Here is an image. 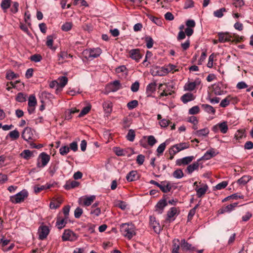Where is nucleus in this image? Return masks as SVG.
Here are the masks:
<instances>
[{
	"label": "nucleus",
	"instance_id": "62",
	"mask_svg": "<svg viewBox=\"0 0 253 253\" xmlns=\"http://www.w3.org/2000/svg\"><path fill=\"white\" fill-rule=\"evenodd\" d=\"M70 210V207L68 205L65 206L63 209V212L64 215V217H65V219H69Z\"/></svg>",
	"mask_w": 253,
	"mask_h": 253
},
{
	"label": "nucleus",
	"instance_id": "51",
	"mask_svg": "<svg viewBox=\"0 0 253 253\" xmlns=\"http://www.w3.org/2000/svg\"><path fill=\"white\" fill-rule=\"evenodd\" d=\"M61 203L59 200H53L50 203V208L51 209H56L60 207Z\"/></svg>",
	"mask_w": 253,
	"mask_h": 253
},
{
	"label": "nucleus",
	"instance_id": "64",
	"mask_svg": "<svg viewBox=\"0 0 253 253\" xmlns=\"http://www.w3.org/2000/svg\"><path fill=\"white\" fill-rule=\"evenodd\" d=\"M83 211L81 208H80L79 207L77 208L74 211L75 217L76 218H80L81 217V215L83 214Z\"/></svg>",
	"mask_w": 253,
	"mask_h": 253
},
{
	"label": "nucleus",
	"instance_id": "1",
	"mask_svg": "<svg viewBox=\"0 0 253 253\" xmlns=\"http://www.w3.org/2000/svg\"><path fill=\"white\" fill-rule=\"evenodd\" d=\"M120 230L122 234L129 239L135 235V227L131 223L122 224L121 225Z\"/></svg>",
	"mask_w": 253,
	"mask_h": 253
},
{
	"label": "nucleus",
	"instance_id": "60",
	"mask_svg": "<svg viewBox=\"0 0 253 253\" xmlns=\"http://www.w3.org/2000/svg\"><path fill=\"white\" fill-rule=\"evenodd\" d=\"M230 97L229 96L227 97L226 98H224V99H223L220 103V106L221 107H225L227 106H228L230 103Z\"/></svg>",
	"mask_w": 253,
	"mask_h": 253
},
{
	"label": "nucleus",
	"instance_id": "24",
	"mask_svg": "<svg viewBox=\"0 0 253 253\" xmlns=\"http://www.w3.org/2000/svg\"><path fill=\"white\" fill-rule=\"evenodd\" d=\"M60 88V91H61L63 88L67 84L68 80L66 76H61L58 77L56 80Z\"/></svg>",
	"mask_w": 253,
	"mask_h": 253
},
{
	"label": "nucleus",
	"instance_id": "44",
	"mask_svg": "<svg viewBox=\"0 0 253 253\" xmlns=\"http://www.w3.org/2000/svg\"><path fill=\"white\" fill-rule=\"evenodd\" d=\"M72 26H73V24H72V22H65V23H64L61 26V28L62 31H65V32H68L72 29Z\"/></svg>",
	"mask_w": 253,
	"mask_h": 253
},
{
	"label": "nucleus",
	"instance_id": "49",
	"mask_svg": "<svg viewBox=\"0 0 253 253\" xmlns=\"http://www.w3.org/2000/svg\"><path fill=\"white\" fill-rule=\"evenodd\" d=\"M11 0H2L1 2V7L4 10L7 9L10 5Z\"/></svg>",
	"mask_w": 253,
	"mask_h": 253
},
{
	"label": "nucleus",
	"instance_id": "48",
	"mask_svg": "<svg viewBox=\"0 0 253 253\" xmlns=\"http://www.w3.org/2000/svg\"><path fill=\"white\" fill-rule=\"evenodd\" d=\"M37 105V100L35 96L33 95L30 96L28 99V106L35 107Z\"/></svg>",
	"mask_w": 253,
	"mask_h": 253
},
{
	"label": "nucleus",
	"instance_id": "20",
	"mask_svg": "<svg viewBox=\"0 0 253 253\" xmlns=\"http://www.w3.org/2000/svg\"><path fill=\"white\" fill-rule=\"evenodd\" d=\"M216 153L213 149H211L207 151L203 156H202L201 158L198 160V161H200L202 160H208L211 159V158L216 156Z\"/></svg>",
	"mask_w": 253,
	"mask_h": 253
},
{
	"label": "nucleus",
	"instance_id": "53",
	"mask_svg": "<svg viewBox=\"0 0 253 253\" xmlns=\"http://www.w3.org/2000/svg\"><path fill=\"white\" fill-rule=\"evenodd\" d=\"M145 41L146 43V46L148 48H151L152 47L154 43V41L151 37H146L145 39Z\"/></svg>",
	"mask_w": 253,
	"mask_h": 253
},
{
	"label": "nucleus",
	"instance_id": "2",
	"mask_svg": "<svg viewBox=\"0 0 253 253\" xmlns=\"http://www.w3.org/2000/svg\"><path fill=\"white\" fill-rule=\"evenodd\" d=\"M28 196V192L26 189H23L16 194L10 197V201L14 204L23 202Z\"/></svg>",
	"mask_w": 253,
	"mask_h": 253
},
{
	"label": "nucleus",
	"instance_id": "39",
	"mask_svg": "<svg viewBox=\"0 0 253 253\" xmlns=\"http://www.w3.org/2000/svg\"><path fill=\"white\" fill-rule=\"evenodd\" d=\"M197 85L198 83L196 82H189L185 84L184 88L185 90L191 91L194 90Z\"/></svg>",
	"mask_w": 253,
	"mask_h": 253
},
{
	"label": "nucleus",
	"instance_id": "63",
	"mask_svg": "<svg viewBox=\"0 0 253 253\" xmlns=\"http://www.w3.org/2000/svg\"><path fill=\"white\" fill-rule=\"evenodd\" d=\"M90 213L95 216H98L101 213V210L99 208L90 209Z\"/></svg>",
	"mask_w": 253,
	"mask_h": 253
},
{
	"label": "nucleus",
	"instance_id": "6",
	"mask_svg": "<svg viewBox=\"0 0 253 253\" xmlns=\"http://www.w3.org/2000/svg\"><path fill=\"white\" fill-rule=\"evenodd\" d=\"M78 238V236L76 233L70 229H66L64 230L62 239L63 241H74Z\"/></svg>",
	"mask_w": 253,
	"mask_h": 253
},
{
	"label": "nucleus",
	"instance_id": "42",
	"mask_svg": "<svg viewBox=\"0 0 253 253\" xmlns=\"http://www.w3.org/2000/svg\"><path fill=\"white\" fill-rule=\"evenodd\" d=\"M251 179L249 176L244 175L241 178L239 179L237 181V183L240 185H244L248 183Z\"/></svg>",
	"mask_w": 253,
	"mask_h": 253
},
{
	"label": "nucleus",
	"instance_id": "41",
	"mask_svg": "<svg viewBox=\"0 0 253 253\" xmlns=\"http://www.w3.org/2000/svg\"><path fill=\"white\" fill-rule=\"evenodd\" d=\"M226 11L227 10L225 8H221L214 11L213 12V15L217 18H221L224 15V12H226Z\"/></svg>",
	"mask_w": 253,
	"mask_h": 253
},
{
	"label": "nucleus",
	"instance_id": "5",
	"mask_svg": "<svg viewBox=\"0 0 253 253\" xmlns=\"http://www.w3.org/2000/svg\"><path fill=\"white\" fill-rule=\"evenodd\" d=\"M50 156L45 152L40 154L38 158L37 166L39 168H43L48 164L50 160Z\"/></svg>",
	"mask_w": 253,
	"mask_h": 253
},
{
	"label": "nucleus",
	"instance_id": "28",
	"mask_svg": "<svg viewBox=\"0 0 253 253\" xmlns=\"http://www.w3.org/2000/svg\"><path fill=\"white\" fill-rule=\"evenodd\" d=\"M79 185V182L75 180H69L66 182L64 187L66 190H70L72 188L78 187Z\"/></svg>",
	"mask_w": 253,
	"mask_h": 253
},
{
	"label": "nucleus",
	"instance_id": "34",
	"mask_svg": "<svg viewBox=\"0 0 253 253\" xmlns=\"http://www.w3.org/2000/svg\"><path fill=\"white\" fill-rule=\"evenodd\" d=\"M159 188L165 193L169 192L171 189L170 184L167 182H164L161 184Z\"/></svg>",
	"mask_w": 253,
	"mask_h": 253
},
{
	"label": "nucleus",
	"instance_id": "37",
	"mask_svg": "<svg viewBox=\"0 0 253 253\" xmlns=\"http://www.w3.org/2000/svg\"><path fill=\"white\" fill-rule=\"evenodd\" d=\"M53 38L51 35L48 36L46 38V45L51 49L55 50L56 48L53 47Z\"/></svg>",
	"mask_w": 253,
	"mask_h": 253
},
{
	"label": "nucleus",
	"instance_id": "43",
	"mask_svg": "<svg viewBox=\"0 0 253 253\" xmlns=\"http://www.w3.org/2000/svg\"><path fill=\"white\" fill-rule=\"evenodd\" d=\"M144 138H147L148 144L151 146H153L157 142V141L153 135H149L144 136Z\"/></svg>",
	"mask_w": 253,
	"mask_h": 253
},
{
	"label": "nucleus",
	"instance_id": "12",
	"mask_svg": "<svg viewBox=\"0 0 253 253\" xmlns=\"http://www.w3.org/2000/svg\"><path fill=\"white\" fill-rule=\"evenodd\" d=\"M181 250L183 252H192L196 251L195 247L188 243L185 239H181Z\"/></svg>",
	"mask_w": 253,
	"mask_h": 253
},
{
	"label": "nucleus",
	"instance_id": "11",
	"mask_svg": "<svg viewBox=\"0 0 253 253\" xmlns=\"http://www.w3.org/2000/svg\"><path fill=\"white\" fill-rule=\"evenodd\" d=\"M150 225L156 233L159 234L161 231L160 223L156 220V218L154 216H150Z\"/></svg>",
	"mask_w": 253,
	"mask_h": 253
},
{
	"label": "nucleus",
	"instance_id": "3",
	"mask_svg": "<svg viewBox=\"0 0 253 253\" xmlns=\"http://www.w3.org/2000/svg\"><path fill=\"white\" fill-rule=\"evenodd\" d=\"M190 144L188 143L182 142L176 144L172 146L169 150V154L171 155H175L178 152L189 148Z\"/></svg>",
	"mask_w": 253,
	"mask_h": 253
},
{
	"label": "nucleus",
	"instance_id": "55",
	"mask_svg": "<svg viewBox=\"0 0 253 253\" xmlns=\"http://www.w3.org/2000/svg\"><path fill=\"white\" fill-rule=\"evenodd\" d=\"M49 86L50 88H56V93H58V92H60V88L58 86V84L57 83V81L56 80L53 81L49 84Z\"/></svg>",
	"mask_w": 253,
	"mask_h": 253
},
{
	"label": "nucleus",
	"instance_id": "47",
	"mask_svg": "<svg viewBox=\"0 0 253 253\" xmlns=\"http://www.w3.org/2000/svg\"><path fill=\"white\" fill-rule=\"evenodd\" d=\"M173 176L177 179H180L183 177L184 174L182 170L181 169H176L173 172Z\"/></svg>",
	"mask_w": 253,
	"mask_h": 253
},
{
	"label": "nucleus",
	"instance_id": "27",
	"mask_svg": "<svg viewBox=\"0 0 253 253\" xmlns=\"http://www.w3.org/2000/svg\"><path fill=\"white\" fill-rule=\"evenodd\" d=\"M138 178V173L135 170L130 171L126 176V180L129 182L136 180Z\"/></svg>",
	"mask_w": 253,
	"mask_h": 253
},
{
	"label": "nucleus",
	"instance_id": "58",
	"mask_svg": "<svg viewBox=\"0 0 253 253\" xmlns=\"http://www.w3.org/2000/svg\"><path fill=\"white\" fill-rule=\"evenodd\" d=\"M236 139L239 140L245 136V132L244 130H238L235 135Z\"/></svg>",
	"mask_w": 253,
	"mask_h": 253
},
{
	"label": "nucleus",
	"instance_id": "32",
	"mask_svg": "<svg viewBox=\"0 0 253 253\" xmlns=\"http://www.w3.org/2000/svg\"><path fill=\"white\" fill-rule=\"evenodd\" d=\"M20 156L23 159L28 160L33 157V153L29 150H24L20 153Z\"/></svg>",
	"mask_w": 253,
	"mask_h": 253
},
{
	"label": "nucleus",
	"instance_id": "46",
	"mask_svg": "<svg viewBox=\"0 0 253 253\" xmlns=\"http://www.w3.org/2000/svg\"><path fill=\"white\" fill-rule=\"evenodd\" d=\"M228 182L226 181H223L218 184H217L214 188L213 190H221L225 188L228 185Z\"/></svg>",
	"mask_w": 253,
	"mask_h": 253
},
{
	"label": "nucleus",
	"instance_id": "40",
	"mask_svg": "<svg viewBox=\"0 0 253 253\" xmlns=\"http://www.w3.org/2000/svg\"><path fill=\"white\" fill-rule=\"evenodd\" d=\"M135 131L132 129L128 130L127 134L126 135L127 140L130 142H133L135 139Z\"/></svg>",
	"mask_w": 253,
	"mask_h": 253
},
{
	"label": "nucleus",
	"instance_id": "30",
	"mask_svg": "<svg viewBox=\"0 0 253 253\" xmlns=\"http://www.w3.org/2000/svg\"><path fill=\"white\" fill-rule=\"evenodd\" d=\"M221 84H217L213 85V92L215 95H220L224 93V90L221 88Z\"/></svg>",
	"mask_w": 253,
	"mask_h": 253
},
{
	"label": "nucleus",
	"instance_id": "7",
	"mask_svg": "<svg viewBox=\"0 0 253 253\" xmlns=\"http://www.w3.org/2000/svg\"><path fill=\"white\" fill-rule=\"evenodd\" d=\"M218 41L219 42L223 43L225 42H234L236 41L234 36L230 35L228 33H218Z\"/></svg>",
	"mask_w": 253,
	"mask_h": 253
},
{
	"label": "nucleus",
	"instance_id": "52",
	"mask_svg": "<svg viewBox=\"0 0 253 253\" xmlns=\"http://www.w3.org/2000/svg\"><path fill=\"white\" fill-rule=\"evenodd\" d=\"M30 59L31 61L37 63L40 62L42 60V56L40 54H35L32 55L30 57Z\"/></svg>",
	"mask_w": 253,
	"mask_h": 253
},
{
	"label": "nucleus",
	"instance_id": "21",
	"mask_svg": "<svg viewBox=\"0 0 253 253\" xmlns=\"http://www.w3.org/2000/svg\"><path fill=\"white\" fill-rule=\"evenodd\" d=\"M238 205L237 203H234L230 204L220 210L219 213L221 214L224 213L225 212H230L234 210Z\"/></svg>",
	"mask_w": 253,
	"mask_h": 253
},
{
	"label": "nucleus",
	"instance_id": "33",
	"mask_svg": "<svg viewBox=\"0 0 253 253\" xmlns=\"http://www.w3.org/2000/svg\"><path fill=\"white\" fill-rule=\"evenodd\" d=\"M202 107L205 112L209 114L214 115L215 113L214 108L209 104H202Z\"/></svg>",
	"mask_w": 253,
	"mask_h": 253
},
{
	"label": "nucleus",
	"instance_id": "29",
	"mask_svg": "<svg viewBox=\"0 0 253 253\" xmlns=\"http://www.w3.org/2000/svg\"><path fill=\"white\" fill-rule=\"evenodd\" d=\"M194 98V96L192 93H187L181 96V100L184 103H186L188 102L193 100Z\"/></svg>",
	"mask_w": 253,
	"mask_h": 253
},
{
	"label": "nucleus",
	"instance_id": "31",
	"mask_svg": "<svg viewBox=\"0 0 253 253\" xmlns=\"http://www.w3.org/2000/svg\"><path fill=\"white\" fill-rule=\"evenodd\" d=\"M209 132V130L208 128H204L194 132L193 134L198 137H203L208 135Z\"/></svg>",
	"mask_w": 253,
	"mask_h": 253
},
{
	"label": "nucleus",
	"instance_id": "23",
	"mask_svg": "<svg viewBox=\"0 0 253 253\" xmlns=\"http://www.w3.org/2000/svg\"><path fill=\"white\" fill-rule=\"evenodd\" d=\"M199 162L197 160L193 164L189 165L186 168V172L188 174H191L194 170H197L199 167Z\"/></svg>",
	"mask_w": 253,
	"mask_h": 253
},
{
	"label": "nucleus",
	"instance_id": "61",
	"mask_svg": "<svg viewBox=\"0 0 253 253\" xmlns=\"http://www.w3.org/2000/svg\"><path fill=\"white\" fill-rule=\"evenodd\" d=\"M170 123V121L166 119H163L159 122V124L162 127H167Z\"/></svg>",
	"mask_w": 253,
	"mask_h": 253
},
{
	"label": "nucleus",
	"instance_id": "59",
	"mask_svg": "<svg viewBox=\"0 0 253 253\" xmlns=\"http://www.w3.org/2000/svg\"><path fill=\"white\" fill-rule=\"evenodd\" d=\"M139 83L138 81H135L131 85V90L133 92H137L139 90Z\"/></svg>",
	"mask_w": 253,
	"mask_h": 253
},
{
	"label": "nucleus",
	"instance_id": "8",
	"mask_svg": "<svg viewBox=\"0 0 253 253\" xmlns=\"http://www.w3.org/2000/svg\"><path fill=\"white\" fill-rule=\"evenodd\" d=\"M228 129V127L226 122H223L218 123L214 126L212 128V130L214 132H217L219 130L222 133H226Z\"/></svg>",
	"mask_w": 253,
	"mask_h": 253
},
{
	"label": "nucleus",
	"instance_id": "4",
	"mask_svg": "<svg viewBox=\"0 0 253 253\" xmlns=\"http://www.w3.org/2000/svg\"><path fill=\"white\" fill-rule=\"evenodd\" d=\"M96 198L94 195H85L80 197L79 199V204L84 207H88L90 206Z\"/></svg>",
	"mask_w": 253,
	"mask_h": 253
},
{
	"label": "nucleus",
	"instance_id": "17",
	"mask_svg": "<svg viewBox=\"0 0 253 253\" xmlns=\"http://www.w3.org/2000/svg\"><path fill=\"white\" fill-rule=\"evenodd\" d=\"M194 159L193 156L184 157L176 160V164L177 166H184L190 163Z\"/></svg>",
	"mask_w": 253,
	"mask_h": 253
},
{
	"label": "nucleus",
	"instance_id": "54",
	"mask_svg": "<svg viewBox=\"0 0 253 253\" xmlns=\"http://www.w3.org/2000/svg\"><path fill=\"white\" fill-rule=\"evenodd\" d=\"M69 147L66 145L62 146L59 149L60 154L62 156L67 154L69 152Z\"/></svg>",
	"mask_w": 253,
	"mask_h": 253
},
{
	"label": "nucleus",
	"instance_id": "22",
	"mask_svg": "<svg viewBox=\"0 0 253 253\" xmlns=\"http://www.w3.org/2000/svg\"><path fill=\"white\" fill-rule=\"evenodd\" d=\"M163 70L167 73L170 72L173 73L175 72L178 71L179 68L176 65L169 64L163 67Z\"/></svg>",
	"mask_w": 253,
	"mask_h": 253
},
{
	"label": "nucleus",
	"instance_id": "10",
	"mask_svg": "<svg viewBox=\"0 0 253 253\" xmlns=\"http://www.w3.org/2000/svg\"><path fill=\"white\" fill-rule=\"evenodd\" d=\"M171 88L172 87L170 85L160 84L159 85V89L162 90V92L160 93V97L171 95L172 92Z\"/></svg>",
	"mask_w": 253,
	"mask_h": 253
},
{
	"label": "nucleus",
	"instance_id": "19",
	"mask_svg": "<svg viewBox=\"0 0 253 253\" xmlns=\"http://www.w3.org/2000/svg\"><path fill=\"white\" fill-rule=\"evenodd\" d=\"M68 220H69V219H65V217H61L60 216H58L56 217L55 225L58 229H61L66 226Z\"/></svg>",
	"mask_w": 253,
	"mask_h": 253
},
{
	"label": "nucleus",
	"instance_id": "15",
	"mask_svg": "<svg viewBox=\"0 0 253 253\" xmlns=\"http://www.w3.org/2000/svg\"><path fill=\"white\" fill-rule=\"evenodd\" d=\"M168 205L167 201L165 199H161L155 206V211L158 214H161L164 211L165 208Z\"/></svg>",
	"mask_w": 253,
	"mask_h": 253
},
{
	"label": "nucleus",
	"instance_id": "26",
	"mask_svg": "<svg viewBox=\"0 0 253 253\" xmlns=\"http://www.w3.org/2000/svg\"><path fill=\"white\" fill-rule=\"evenodd\" d=\"M88 57L90 58H96L101 53V50L100 48L90 49L88 51Z\"/></svg>",
	"mask_w": 253,
	"mask_h": 253
},
{
	"label": "nucleus",
	"instance_id": "16",
	"mask_svg": "<svg viewBox=\"0 0 253 253\" xmlns=\"http://www.w3.org/2000/svg\"><path fill=\"white\" fill-rule=\"evenodd\" d=\"M107 88L109 91L116 92L121 89L122 88V86L120 82L119 81L116 80L108 84Z\"/></svg>",
	"mask_w": 253,
	"mask_h": 253
},
{
	"label": "nucleus",
	"instance_id": "56",
	"mask_svg": "<svg viewBox=\"0 0 253 253\" xmlns=\"http://www.w3.org/2000/svg\"><path fill=\"white\" fill-rule=\"evenodd\" d=\"M166 142L161 143L157 149V152L158 154H162L166 149Z\"/></svg>",
	"mask_w": 253,
	"mask_h": 253
},
{
	"label": "nucleus",
	"instance_id": "50",
	"mask_svg": "<svg viewBox=\"0 0 253 253\" xmlns=\"http://www.w3.org/2000/svg\"><path fill=\"white\" fill-rule=\"evenodd\" d=\"M138 105V102L136 100H133L127 104V107L129 110H132L136 107Z\"/></svg>",
	"mask_w": 253,
	"mask_h": 253
},
{
	"label": "nucleus",
	"instance_id": "18",
	"mask_svg": "<svg viewBox=\"0 0 253 253\" xmlns=\"http://www.w3.org/2000/svg\"><path fill=\"white\" fill-rule=\"evenodd\" d=\"M208 189V186L206 184H202L201 187H197L195 190L197 197L201 198L206 194Z\"/></svg>",
	"mask_w": 253,
	"mask_h": 253
},
{
	"label": "nucleus",
	"instance_id": "9",
	"mask_svg": "<svg viewBox=\"0 0 253 253\" xmlns=\"http://www.w3.org/2000/svg\"><path fill=\"white\" fill-rule=\"evenodd\" d=\"M33 130L29 127L24 128L22 133V138L26 141H29L34 139Z\"/></svg>",
	"mask_w": 253,
	"mask_h": 253
},
{
	"label": "nucleus",
	"instance_id": "14",
	"mask_svg": "<svg viewBox=\"0 0 253 253\" xmlns=\"http://www.w3.org/2000/svg\"><path fill=\"white\" fill-rule=\"evenodd\" d=\"M49 232L48 227L45 225L41 226L39 228V237L41 240H43L46 238Z\"/></svg>",
	"mask_w": 253,
	"mask_h": 253
},
{
	"label": "nucleus",
	"instance_id": "36",
	"mask_svg": "<svg viewBox=\"0 0 253 253\" xmlns=\"http://www.w3.org/2000/svg\"><path fill=\"white\" fill-rule=\"evenodd\" d=\"M156 83H151L149 84L146 87V93L149 95L153 93L156 90Z\"/></svg>",
	"mask_w": 253,
	"mask_h": 253
},
{
	"label": "nucleus",
	"instance_id": "25",
	"mask_svg": "<svg viewBox=\"0 0 253 253\" xmlns=\"http://www.w3.org/2000/svg\"><path fill=\"white\" fill-rule=\"evenodd\" d=\"M113 105L111 101H107L103 103L104 111L106 114H110L112 111Z\"/></svg>",
	"mask_w": 253,
	"mask_h": 253
},
{
	"label": "nucleus",
	"instance_id": "35",
	"mask_svg": "<svg viewBox=\"0 0 253 253\" xmlns=\"http://www.w3.org/2000/svg\"><path fill=\"white\" fill-rule=\"evenodd\" d=\"M69 57H72V55L68 54L66 51H61L58 54V60L61 61L62 63L63 62V60Z\"/></svg>",
	"mask_w": 253,
	"mask_h": 253
},
{
	"label": "nucleus",
	"instance_id": "45",
	"mask_svg": "<svg viewBox=\"0 0 253 253\" xmlns=\"http://www.w3.org/2000/svg\"><path fill=\"white\" fill-rule=\"evenodd\" d=\"M8 135L12 139L16 140L19 138L20 134L17 129H15L9 132Z\"/></svg>",
	"mask_w": 253,
	"mask_h": 253
},
{
	"label": "nucleus",
	"instance_id": "13",
	"mask_svg": "<svg viewBox=\"0 0 253 253\" xmlns=\"http://www.w3.org/2000/svg\"><path fill=\"white\" fill-rule=\"evenodd\" d=\"M129 57L136 62H139L142 55L139 49H132L129 51Z\"/></svg>",
	"mask_w": 253,
	"mask_h": 253
},
{
	"label": "nucleus",
	"instance_id": "38",
	"mask_svg": "<svg viewBox=\"0 0 253 253\" xmlns=\"http://www.w3.org/2000/svg\"><path fill=\"white\" fill-rule=\"evenodd\" d=\"M177 209L175 207L171 208L167 213V220H170L177 214Z\"/></svg>",
	"mask_w": 253,
	"mask_h": 253
},
{
	"label": "nucleus",
	"instance_id": "57",
	"mask_svg": "<svg viewBox=\"0 0 253 253\" xmlns=\"http://www.w3.org/2000/svg\"><path fill=\"white\" fill-rule=\"evenodd\" d=\"M16 100L19 102H23L26 101V96L22 92L17 94Z\"/></svg>",
	"mask_w": 253,
	"mask_h": 253
}]
</instances>
